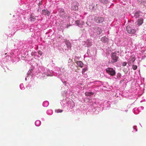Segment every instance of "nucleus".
Segmentation results:
<instances>
[{"label":"nucleus","mask_w":146,"mask_h":146,"mask_svg":"<svg viewBox=\"0 0 146 146\" xmlns=\"http://www.w3.org/2000/svg\"><path fill=\"white\" fill-rule=\"evenodd\" d=\"M111 62L114 63L117 61L119 57L117 56V54L116 52H113L111 53Z\"/></svg>","instance_id":"obj_1"},{"label":"nucleus","mask_w":146,"mask_h":146,"mask_svg":"<svg viewBox=\"0 0 146 146\" xmlns=\"http://www.w3.org/2000/svg\"><path fill=\"white\" fill-rule=\"evenodd\" d=\"M94 20L96 23L100 24L104 21V19L101 17H94Z\"/></svg>","instance_id":"obj_2"},{"label":"nucleus","mask_w":146,"mask_h":146,"mask_svg":"<svg viewBox=\"0 0 146 146\" xmlns=\"http://www.w3.org/2000/svg\"><path fill=\"white\" fill-rule=\"evenodd\" d=\"M106 72L111 76L115 75V72L112 68H108L106 69Z\"/></svg>","instance_id":"obj_3"},{"label":"nucleus","mask_w":146,"mask_h":146,"mask_svg":"<svg viewBox=\"0 0 146 146\" xmlns=\"http://www.w3.org/2000/svg\"><path fill=\"white\" fill-rule=\"evenodd\" d=\"M126 30L127 32L129 34H134L136 32L135 30L132 29L131 28L129 25H127L126 27Z\"/></svg>","instance_id":"obj_4"},{"label":"nucleus","mask_w":146,"mask_h":146,"mask_svg":"<svg viewBox=\"0 0 146 146\" xmlns=\"http://www.w3.org/2000/svg\"><path fill=\"white\" fill-rule=\"evenodd\" d=\"M93 26V29L96 31V32L98 35H99L102 32V30L100 28L97 27H96L94 25H92Z\"/></svg>","instance_id":"obj_5"},{"label":"nucleus","mask_w":146,"mask_h":146,"mask_svg":"<svg viewBox=\"0 0 146 146\" xmlns=\"http://www.w3.org/2000/svg\"><path fill=\"white\" fill-rule=\"evenodd\" d=\"M143 22V18H141L137 20L136 22L138 26H140L142 25Z\"/></svg>","instance_id":"obj_6"},{"label":"nucleus","mask_w":146,"mask_h":146,"mask_svg":"<svg viewBox=\"0 0 146 146\" xmlns=\"http://www.w3.org/2000/svg\"><path fill=\"white\" fill-rule=\"evenodd\" d=\"M75 23L77 26L80 27L83 25L84 22L83 21H82L80 22V21H76L75 22Z\"/></svg>","instance_id":"obj_7"},{"label":"nucleus","mask_w":146,"mask_h":146,"mask_svg":"<svg viewBox=\"0 0 146 146\" xmlns=\"http://www.w3.org/2000/svg\"><path fill=\"white\" fill-rule=\"evenodd\" d=\"M42 14L44 15L49 16L50 15V12L47 10H43L42 11Z\"/></svg>","instance_id":"obj_8"},{"label":"nucleus","mask_w":146,"mask_h":146,"mask_svg":"<svg viewBox=\"0 0 146 146\" xmlns=\"http://www.w3.org/2000/svg\"><path fill=\"white\" fill-rule=\"evenodd\" d=\"M76 63L81 68L83 66V64L81 61H77L76 62Z\"/></svg>","instance_id":"obj_9"},{"label":"nucleus","mask_w":146,"mask_h":146,"mask_svg":"<svg viewBox=\"0 0 146 146\" xmlns=\"http://www.w3.org/2000/svg\"><path fill=\"white\" fill-rule=\"evenodd\" d=\"M73 5L72 7V9L74 11H77L78 9V6L76 5Z\"/></svg>","instance_id":"obj_10"},{"label":"nucleus","mask_w":146,"mask_h":146,"mask_svg":"<svg viewBox=\"0 0 146 146\" xmlns=\"http://www.w3.org/2000/svg\"><path fill=\"white\" fill-rule=\"evenodd\" d=\"M85 94L86 96H89L94 94V93L92 92H86L85 93Z\"/></svg>","instance_id":"obj_11"},{"label":"nucleus","mask_w":146,"mask_h":146,"mask_svg":"<svg viewBox=\"0 0 146 146\" xmlns=\"http://www.w3.org/2000/svg\"><path fill=\"white\" fill-rule=\"evenodd\" d=\"M140 11H136L134 14V17L136 18H138L139 16Z\"/></svg>","instance_id":"obj_12"},{"label":"nucleus","mask_w":146,"mask_h":146,"mask_svg":"<svg viewBox=\"0 0 146 146\" xmlns=\"http://www.w3.org/2000/svg\"><path fill=\"white\" fill-rule=\"evenodd\" d=\"M103 4H107L108 2V0H99Z\"/></svg>","instance_id":"obj_13"},{"label":"nucleus","mask_w":146,"mask_h":146,"mask_svg":"<svg viewBox=\"0 0 146 146\" xmlns=\"http://www.w3.org/2000/svg\"><path fill=\"white\" fill-rule=\"evenodd\" d=\"M135 59L134 57H131L129 59V62L130 63H131V62H132L133 63L135 61Z\"/></svg>","instance_id":"obj_14"},{"label":"nucleus","mask_w":146,"mask_h":146,"mask_svg":"<svg viewBox=\"0 0 146 146\" xmlns=\"http://www.w3.org/2000/svg\"><path fill=\"white\" fill-rule=\"evenodd\" d=\"M66 45L67 46V47L68 48H70L71 47V43L69 42H66Z\"/></svg>","instance_id":"obj_15"},{"label":"nucleus","mask_w":146,"mask_h":146,"mask_svg":"<svg viewBox=\"0 0 146 146\" xmlns=\"http://www.w3.org/2000/svg\"><path fill=\"white\" fill-rule=\"evenodd\" d=\"M30 19L31 21H35L36 20V19L33 16H31Z\"/></svg>","instance_id":"obj_16"},{"label":"nucleus","mask_w":146,"mask_h":146,"mask_svg":"<svg viewBox=\"0 0 146 146\" xmlns=\"http://www.w3.org/2000/svg\"><path fill=\"white\" fill-rule=\"evenodd\" d=\"M64 9H59V12L60 13H64Z\"/></svg>","instance_id":"obj_17"},{"label":"nucleus","mask_w":146,"mask_h":146,"mask_svg":"<svg viewBox=\"0 0 146 146\" xmlns=\"http://www.w3.org/2000/svg\"><path fill=\"white\" fill-rule=\"evenodd\" d=\"M88 70V68H83L82 70V74H83L86 71H87Z\"/></svg>","instance_id":"obj_18"},{"label":"nucleus","mask_w":146,"mask_h":146,"mask_svg":"<svg viewBox=\"0 0 146 146\" xmlns=\"http://www.w3.org/2000/svg\"><path fill=\"white\" fill-rule=\"evenodd\" d=\"M55 112L57 113L62 112L63 111V110L60 109H58L55 111Z\"/></svg>","instance_id":"obj_19"},{"label":"nucleus","mask_w":146,"mask_h":146,"mask_svg":"<svg viewBox=\"0 0 146 146\" xmlns=\"http://www.w3.org/2000/svg\"><path fill=\"white\" fill-rule=\"evenodd\" d=\"M137 66L135 65H133L132 66L133 69L134 70H136L137 68Z\"/></svg>","instance_id":"obj_20"},{"label":"nucleus","mask_w":146,"mask_h":146,"mask_svg":"<svg viewBox=\"0 0 146 146\" xmlns=\"http://www.w3.org/2000/svg\"><path fill=\"white\" fill-rule=\"evenodd\" d=\"M92 45V43L91 42H88V44H87V47H88Z\"/></svg>","instance_id":"obj_21"},{"label":"nucleus","mask_w":146,"mask_h":146,"mask_svg":"<svg viewBox=\"0 0 146 146\" xmlns=\"http://www.w3.org/2000/svg\"><path fill=\"white\" fill-rule=\"evenodd\" d=\"M127 64V63L126 62H124L122 63V66H126Z\"/></svg>","instance_id":"obj_22"},{"label":"nucleus","mask_w":146,"mask_h":146,"mask_svg":"<svg viewBox=\"0 0 146 146\" xmlns=\"http://www.w3.org/2000/svg\"><path fill=\"white\" fill-rule=\"evenodd\" d=\"M86 24L88 25H89L88 24V22H86Z\"/></svg>","instance_id":"obj_23"}]
</instances>
